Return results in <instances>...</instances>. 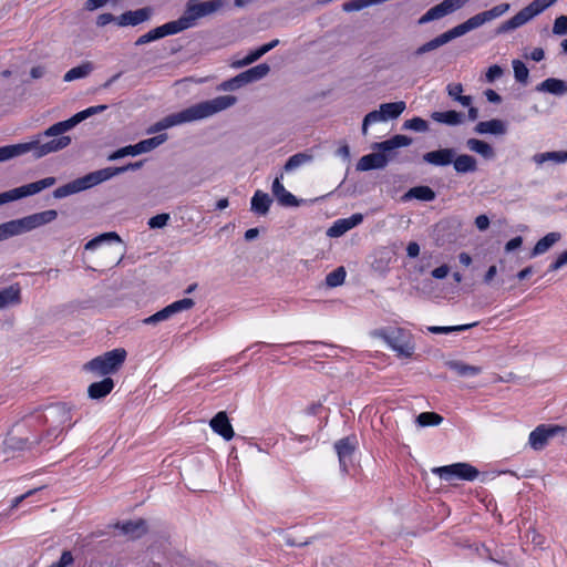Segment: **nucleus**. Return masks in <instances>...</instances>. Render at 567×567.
I'll list each match as a JSON object with an SVG mask.
<instances>
[{
	"label": "nucleus",
	"mask_w": 567,
	"mask_h": 567,
	"mask_svg": "<svg viewBox=\"0 0 567 567\" xmlns=\"http://www.w3.org/2000/svg\"><path fill=\"white\" fill-rule=\"evenodd\" d=\"M70 421L71 412L64 404L51 405L44 412L37 411L10 429L3 441L4 451L33 452L41 444L43 450L50 449Z\"/></svg>",
	"instance_id": "1"
},
{
	"label": "nucleus",
	"mask_w": 567,
	"mask_h": 567,
	"mask_svg": "<svg viewBox=\"0 0 567 567\" xmlns=\"http://www.w3.org/2000/svg\"><path fill=\"white\" fill-rule=\"evenodd\" d=\"M236 103L233 95L217 96L213 100L199 102L181 112L169 114L147 128V134H155L166 128L209 117Z\"/></svg>",
	"instance_id": "2"
},
{
	"label": "nucleus",
	"mask_w": 567,
	"mask_h": 567,
	"mask_svg": "<svg viewBox=\"0 0 567 567\" xmlns=\"http://www.w3.org/2000/svg\"><path fill=\"white\" fill-rule=\"evenodd\" d=\"M41 137L42 136L39 135V138L30 142L1 146L0 162L21 156L31 151H33V156L35 158H41L48 154L64 150L72 142L70 136H60L58 138H52L49 142L40 143Z\"/></svg>",
	"instance_id": "3"
},
{
	"label": "nucleus",
	"mask_w": 567,
	"mask_h": 567,
	"mask_svg": "<svg viewBox=\"0 0 567 567\" xmlns=\"http://www.w3.org/2000/svg\"><path fill=\"white\" fill-rule=\"evenodd\" d=\"M411 143V137L401 134L394 135L386 141L374 143L372 148L378 152L362 156L357 164V169L365 172L383 168L389 162L390 152L399 147L409 146Z\"/></svg>",
	"instance_id": "4"
},
{
	"label": "nucleus",
	"mask_w": 567,
	"mask_h": 567,
	"mask_svg": "<svg viewBox=\"0 0 567 567\" xmlns=\"http://www.w3.org/2000/svg\"><path fill=\"white\" fill-rule=\"evenodd\" d=\"M220 0H209L205 2H196L189 0L186 4L184 13L175 21L178 32L184 31L195 25L196 21L203 17H206L221 7Z\"/></svg>",
	"instance_id": "5"
},
{
	"label": "nucleus",
	"mask_w": 567,
	"mask_h": 567,
	"mask_svg": "<svg viewBox=\"0 0 567 567\" xmlns=\"http://www.w3.org/2000/svg\"><path fill=\"white\" fill-rule=\"evenodd\" d=\"M126 355L125 349L116 348L90 360L85 363L84 369L97 375L113 374L121 369Z\"/></svg>",
	"instance_id": "6"
},
{
	"label": "nucleus",
	"mask_w": 567,
	"mask_h": 567,
	"mask_svg": "<svg viewBox=\"0 0 567 567\" xmlns=\"http://www.w3.org/2000/svg\"><path fill=\"white\" fill-rule=\"evenodd\" d=\"M378 334L384 340L390 349L396 352L398 357L411 358L414 353L413 337L410 331L403 328H384Z\"/></svg>",
	"instance_id": "7"
},
{
	"label": "nucleus",
	"mask_w": 567,
	"mask_h": 567,
	"mask_svg": "<svg viewBox=\"0 0 567 567\" xmlns=\"http://www.w3.org/2000/svg\"><path fill=\"white\" fill-rule=\"evenodd\" d=\"M508 10H509L508 3L497 4L489 10L480 12V13L471 17L465 22L452 28L451 31H452L454 38H458L461 35H464L465 33L470 32L471 30H474V29L483 25L486 22H489L492 20H495V19L502 17Z\"/></svg>",
	"instance_id": "8"
},
{
	"label": "nucleus",
	"mask_w": 567,
	"mask_h": 567,
	"mask_svg": "<svg viewBox=\"0 0 567 567\" xmlns=\"http://www.w3.org/2000/svg\"><path fill=\"white\" fill-rule=\"evenodd\" d=\"M107 109V105H95L90 106L81 112H78L70 118L65 121H61L58 123H54L50 127H48L45 131L41 133L40 136L44 137H54L58 138L60 136H64L63 134L70 130H72L74 126H76L79 123L87 118L89 116H92L94 114L101 113Z\"/></svg>",
	"instance_id": "9"
},
{
	"label": "nucleus",
	"mask_w": 567,
	"mask_h": 567,
	"mask_svg": "<svg viewBox=\"0 0 567 567\" xmlns=\"http://www.w3.org/2000/svg\"><path fill=\"white\" fill-rule=\"evenodd\" d=\"M432 473L445 482L454 480L473 482L477 478L480 472L468 463H454L451 465L432 468Z\"/></svg>",
	"instance_id": "10"
},
{
	"label": "nucleus",
	"mask_w": 567,
	"mask_h": 567,
	"mask_svg": "<svg viewBox=\"0 0 567 567\" xmlns=\"http://www.w3.org/2000/svg\"><path fill=\"white\" fill-rule=\"evenodd\" d=\"M58 217L54 209H48L41 213H35L30 216L17 220H10L9 227L12 230V236L19 235L24 231L32 230L39 226L49 224Z\"/></svg>",
	"instance_id": "11"
},
{
	"label": "nucleus",
	"mask_w": 567,
	"mask_h": 567,
	"mask_svg": "<svg viewBox=\"0 0 567 567\" xmlns=\"http://www.w3.org/2000/svg\"><path fill=\"white\" fill-rule=\"evenodd\" d=\"M563 431L564 427L559 425L540 424L529 433L528 443L533 450L542 451L550 437Z\"/></svg>",
	"instance_id": "12"
},
{
	"label": "nucleus",
	"mask_w": 567,
	"mask_h": 567,
	"mask_svg": "<svg viewBox=\"0 0 567 567\" xmlns=\"http://www.w3.org/2000/svg\"><path fill=\"white\" fill-rule=\"evenodd\" d=\"M357 446L358 440L355 435L342 437L334 443V450L339 458L340 470L343 474L349 473L348 462L351 460Z\"/></svg>",
	"instance_id": "13"
},
{
	"label": "nucleus",
	"mask_w": 567,
	"mask_h": 567,
	"mask_svg": "<svg viewBox=\"0 0 567 567\" xmlns=\"http://www.w3.org/2000/svg\"><path fill=\"white\" fill-rule=\"evenodd\" d=\"M194 305H195V302L192 298H184V299L174 301L171 305L163 308L162 310H159V311L155 312L154 315L144 319V323L153 324V323H157L159 321L166 320L177 312L192 309L194 307Z\"/></svg>",
	"instance_id": "14"
},
{
	"label": "nucleus",
	"mask_w": 567,
	"mask_h": 567,
	"mask_svg": "<svg viewBox=\"0 0 567 567\" xmlns=\"http://www.w3.org/2000/svg\"><path fill=\"white\" fill-rule=\"evenodd\" d=\"M55 182L56 181L54 177H45L43 179L13 188V189H11L13 200H17V199H20V198H23L27 196L35 195V194L40 193L41 190L53 186L55 184Z\"/></svg>",
	"instance_id": "15"
},
{
	"label": "nucleus",
	"mask_w": 567,
	"mask_h": 567,
	"mask_svg": "<svg viewBox=\"0 0 567 567\" xmlns=\"http://www.w3.org/2000/svg\"><path fill=\"white\" fill-rule=\"evenodd\" d=\"M176 33H178L176 24L173 21H169L138 37L135 41V45L140 47Z\"/></svg>",
	"instance_id": "16"
},
{
	"label": "nucleus",
	"mask_w": 567,
	"mask_h": 567,
	"mask_svg": "<svg viewBox=\"0 0 567 567\" xmlns=\"http://www.w3.org/2000/svg\"><path fill=\"white\" fill-rule=\"evenodd\" d=\"M112 177H114V172L112 171V167H105L99 171L91 172L84 175L83 177L76 179L82 192L91 187H94L105 181H109Z\"/></svg>",
	"instance_id": "17"
},
{
	"label": "nucleus",
	"mask_w": 567,
	"mask_h": 567,
	"mask_svg": "<svg viewBox=\"0 0 567 567\" xmlns=\"http://www.w3.org/2000/svg\"><path fill=\"white\" fill-rule=\"evenodd\" d=\"M363 221V215L360 213L352 214L348 218H341L333 223V225L328 229L327 235L329 237H340L346 234L348 230L353 227L360 225Z\"/></svg>",
	"instance_id": "18"
},
{
	"label": "nucleus",
	"mask_w": 567,
	"mask_h": 567,
	"mask_svg": "<svg viewBox=\"0 0 567 567\" xmlns=\"http://www.w3.org/2000/svg\"><path fill=\"white\" fill-rule=\"evenodd\" d=\"M284 178V175L280 174L278 177L275 178L271 190L276 199L281 206L285 207H296L299 206L300 200L290 192H288L284 184L281 183V179Z\"/></svg>",
	"instance_id": "19"
},
{
	"label": "nucleus",
	"mask_w": 567,
	"mask_h": 567,
	"mask_svg": "<svg viewBox=\"0 0 567 567\" xmlns=\"http://www.w3.org/2000/svg\"><path fill=\"white\" fill-rule=\"evenodd\" d=\"M212 430L224 440L230 441L234 435V429L225 411L218 412L209 422Z\"/></svg>",
	"instance_id": "20"
},
{
	"label": "nucleus",
	"mask_w": 567,
	"mask_h": 567,
	"mask_svg": "<svg viewBox=\"0 0 567 567\" xmlns=\"http://www.w3.org/2000/svg\"><path fill=\"white\" fill-rule=\"evenodd\" d=\"M455 156L453 148H440L427 152L423 155V161L434 166H447L452 164Z\"/></svg>",
	"instance_id": "21"
},
{
	"label": "nucleus",
	"mask_w": 567,
	"mask_h": 567,
	"mask_svg": "<svg viewBox=\"0 0 567 567\" xmlns=\"http://www.w3.org/2000/svg\"><path fill=\"white\" fill-rule=\"evenodd\" d=\"M151 17L148 8H142L134 11H126L117 18V24L121 27L137 25L147 21Z\"/></svg>",
	"instance_id": "22"
},
{
	"label": "nucleus",
	"mask_w": 567,
	"mask_h": 567,
	"mask_svg": "<svg viewBox=\"0 0 567 567\" xmlns=\"http://www.w3.org/2000/svg\"><path fill=\"white\" fill-rule=\"evenodd\" d=\"M279 44V40L275 39L266 44H262L261 47L250 51L243 60L234 62V66L241 68L248 64L254 63L258 59H260L264 54L272 50Z\"/></svg>",
	"instance_id": "23"
},
{
	"label": "nucleus",
	"mask_w": 567,
	"mask_h": 567,
	"mask_svg": "<svg viewBox=\"0 0 567 567\" xmlns=\"http://www.w3.org/2000/svg\"><path fill=\"white\" fill-rule=\"evenodd\" d=\"M117 529L122 532L124 535H128L132 538H140L142 535L146 533V522L142 518L137 520H127L124 523H117L115 525Z\"/></svg>",
	"instance_id": "24"
},
{
	"label": "nucleus",
	"mask_w": 567,
	"mask_h": 567,
	"mask_svg": "<svg viewBox=\"0 0 567 567\" xmlns=\"http://www.w3.org/2000/svg\"><path fill=\"white\" fill-rule=\"evenodd\" d=\"M113 389L114 381L111 378H104L102 381L90 384L87 394L91 399L99 400L109 395Z\"/></svg>",
	"instance_id": "25"
},
{
	"label": "nucleus",
	"mask_w": 567,
	"mask_h": 567,
	"mask_svg": "<svg viewBox=\"0 0 567 567\" xmlns=\"http://www.w3.org/2000/svg\"><path fill=\"white\" fill-rule=\"evenodd\" d=\"M272 203V199L270 196L262 192V190H256L252 198H251V210L258 215H266L269 212L270 205Z\"/></svg>",
	"instance_id": "26"
},
{
	"label": "nucleus",
	"mask_w": 567,
	"mask_h": 567,
	"mask_svg": "<svg viewBox=\"0 0 567 567\" xmlns=\"http://www.w3.org/2000/svg\"><path fill=\"white\" fill-rule=\"evenodd\" d=\"M452 164L458 174L474 173L477 171L476 158L472 155L462 154L456 157L454 156Z\"/></svg>",
	"instance_id": "27"
},
{
	"label": "nucleus",
	"mask_w": 567,
	"mask_h": 567,
	"mask_svg": "<svg viewBox=\"0 0 567 567\" xmlns=\"http://www.w3.org/2000/svg\"><path fill=\"white\" fill-rule=\"evenodd\" d=\"M453 39H455V38L450 29L449 31L437 35L436 38H434V39L430 40L429 42L419 47L415 51V54L422 55L424 53L433 51V50L444 45L445 43L450 42Z\"/></svg>",
	"instance_id": "28"
},
{
	"label": "nucleus",
	"mask_w": 567,
	"mask_h": 567,
	"mask_svg": "<svg viewBox=\"0 0 567 567\" xmlns=\"http://www.w3.org/2000/svg\"><path fill=\"white\" fill-rule=\"evenodd\" d=\"M431 118L436 123L454 126L463 123L464 115L457 111L450 110L444 112H433L431 114Z\"/></svg>",
	"instance_id": "29"
},
{
	"label": "nucleus",
	"mask_w": 567,
	"mask_h": 567,
	"mask_svg": "<svg viewBox=\"0 0 567 567\" xmlns=\"http://www.w3.org/2000/svg\"><path fill=\"white\" fill-rule=\"evenodd\" d=\"M537 90L554 95H564L567 93V83L560 79L548 78L537 86Z\"/></svg>",
	"instance_id": "30"
},
{
	"label": "nucleus",
	"mask_w": 567,
	"mask_h": 567,
	"mask_svg": "<svg viewBox=\"0 0 567 567\" xmlns=\"http://www.w3.org/2000/svg\"><path fill=\"white\" fill-rule=\"evenodd\" d=\"M436 197L435 192L430 187L425 185H420L410 188L403 196V199H419L422 202H432Z\"/></svg>",
	"instance_id": "31"
},
{
	"label": "nucleus",
	"mask_w": 567,
	"mask_h": 567,
	"mask_svg": "<svg viewBox=\"0 0 567 567\" xmlns=\"http://www.w3.org/2000/svg\"><path fill=\"white\" fill-rule=\"evenodd\" d=\"M21 300V289L18 284L11 285L0 290V308L9 305L19 303Z\"/></svg>",
	"instance_id": "32"
},
{
	"label": "nucleus",
	"mask_w": 567,
	"mask_h": 567,
	"mask_svg": "<svg viewBox=\"0 0 567 567\" xmlns=\"http://www.w3.org/2000/svg\"><path fill=\"white\" fill-rule=\"evenodd\" d=\"M528 21H529V19L527 18V16L525 14V12L522 9L519 12H517L511 19H508L505 22H503L502 24H499V27L496 30V33L502 34V33H506L511 30H515Z\"/></svg>",
	"instance_id": "33"
},
{
	"label": "nucleus",
	"mask_w": 567,
	"mask_h": 567,
	"mask_svg": "<svg viewBox=\"0 0 567 567\" xmlns=\"http://www.w3.org/2000/svg\"><path fill=\"white\" fill-rule=\"evenodd\" d=\"M533 161L537 165H542L546 162H555L557 164H561L567 162V151H553V152H545V153H537L533 156Z\"/></svg>",
	"instance_id": "34"
},
{
	"label": "nucleus",
	"mask_w": 567,
	"mask_h": 567,
	"mask_svg": "<svg viewBox=\"0 0 567 567\" xmlns=\"http://www.w3.org/2000/svg\"><path fill=\"white\" fill-rule=\"evenodd\" d=\"M475 131L480 134H503L506 128L501 120L494 118L489 121L478 122Z\"/></svg>",
	"instance_id": "35"
},
{
	"label": "nucleus",
	"mask_w": 567,
	"mask_h": 567,
	"mask_svg": "<svg viewBox=\"0 0 567 567\" xmlns=\"http://www.w3.org/2000/svg\"><path fill=\"white\" fill-rule=\"evenodd\" d=\"M449 368L456 372L460 377H475L482 372V368L477 365H471L462 361H450Z\"/></svg>",
	"instance_id": "36"
},
{
	"label": "nucleus",
	"mask_w": 567,
	"mask_h": 567,
	"mask_svg": "<svg viewBox=\"0 0 567 567\" xmlns=\"http://www.w3.org/2000/svg\"><path fill=\"white\" fill-rule=\"evenodd\" d=\"M406 104L404 101L383 103L380 110L384 116V121L399 117L405 110Z\"/></svg>",
	"instance_id": "37"
},
{
	"label": "nucleus",
	"mask_w": 567,
	"mask_h": 567,
	"mask_svg": "<svg viewBox=\"0 0 567 567\" xmlns=\"http://www.w3.org/2000/svg\"><path fill=\"white\" fill-rule=\"evenodd\" d=\"M560 239L559 233H548L546 236L540 238L534 246L533 256L542 255L546 252L554 244Z\"/></svg>",
	"instance_id": "38"
},
{
	"label": "nucleus",
	"mask_w": 567,
	"mask_h": 567,
	"mask_svg": "<svg viewBox=\"0 0 567 567\" xmlns=\"http://www.w3.org/2000/svg\"><path fill=\"white\" fill-rule=\"evenodd\" d=\"M467 147L487 159H491L495 156L493 147L488 143L477 138H470L467 141Z\"/></svg>",
	"instance_id": "39"
},
{
	"label": "nucleus",
	"mask_w": 567,
	"mask_h": 567,
	"mask_svg": "<svg viewBox=\"0 0 567 567\" xmlns=\"http://www.w3.org/2000/svg\"><path fill=\"white\" fill-rule=\"evenodd\" d=\"M93 70V65L91 62H84L78 66H74L72 69H70L65 74H64V78L63 80L65 82H71V81H74V80H78V79H82V78H85L86 75H89L91 73V71Z\"/></svg>",
	"instance_id": "40"
},
{
	"label": "nucleus",
	"mask_w": 567,
	"mask_h": 567,
	"mask_svg": "<svg viewBox=\"0 0 567 567\" xmlns=\"http://www.w3.org/2000/svg\"><path fill=\"white\" fill-rule=\"evenodd\" d=\"M167 137H168L167 134L163 133V134H158L156 136H153L151 138H146V140H143L138 143H136L138 153L142 154V153L151 152L152 150L162 145L167 140Z\"/></svg>",
	"instance_id": "41"
},
{
	"label": "nucleus",
	"mask_w": 567,
	"mask_h": 567,
	"mask_svg": "<svg viewBox=\"0 0 567 567\" xmlns=\"http://www.w3.org/2000/svg\"><path fill=\"white\" fill-rule=\"evenodd\" d=\"M557 0H534L523 9L527 18L530 20L535 16L542 13Z\"/></svg>",
	"instance_id": "42"
},
{
	"label": "nucleus",
	"mask_w": 567,
	"mask_h": 567,
	"mask_svg": "<svg viewBox=\"0 0 567 567\" xmlns=\"http://www.w3.org/2000/svg\"><path fill=\"white\" fill-rule=\"evenodd\" d=\"M105 241L121 243L122 240H121V237L115 231L104 233V234L89 240L85 244L84 248L86 250H93L96 247H99L102 243H105Z\"/></svg>",
	"instance_id": "43"
},
{
	"label": "nucleus",
	"mask_w": 567,
	"mask_h": 567,
	"mask_svg": "<svg viewBox=\"0 0 567 567\" xmlns=\"http://www.w3.org/2000/svg\"><path fill=\"white\" fill-rule=\"evenodd\" d=\"M447 16L445 8L442 2L429 9L420 19L419 24H425L430 21L441 19Z\"/></svg>",
	"instance_id": "44"
},
{
	"label": "nucleus",
	"mask_w": 567,
	"mask_h": 567,
	"mask_svg": "<svg viewBox=\"0 0 567 567\" xmlns=\"http://www.w3.org/2000/svg\"><path fill=\"white\" fill-rule=\"evenodd\" d=\"M478 322L467 323V324H460V326H449V327H442V326H433L429 327V331L434 334H447L455 331H465L473 327H476Z\"/></svg>",
	"instance_id": "45"
},
{
	"label": "nucleus",
	"mask_w": 567,
	"mask_h": 567,
	"mask_svg": "<svg viewBox=\"0 0 567 567\" xmlns=\"http://www.w3.org/2000/svg\"><path fill=\"white\" fill-rule=\"evenodd\" d=\"M442 421L443 417L436 412H422L416 417L420 426H435L441 424Z\"/></svg>",
	"instance_id": "46"
},
{
	"label": "nucleus",
	"mask_w": 567,
	"mask_h": 567,
	"mask_svg": "<svg viewBox=\"0 0 567 567\" xmlns=\"http://www.w3.org/2000/svg\"><path fill=\"white\" fill-rule=\"evenodd\" d=\"M80 185L78 183V179H74L68 184H64L58 188L54 189L53 196L55 198H64L66 196L80 193Z\"/></svg>",
	"instance_id": "47"
},
{
	"label": "nucleus",
	"mask_w": 567,
	"mask_h": 567,
	"mask_svg": "<svg viewBox=\"0 0 567 567\" xmlns=\"http://www.w3.org/2000/svg\"><path fill=\"white\" fill-rule=\"evenodd\" d=\"M270 71V66L267 64V63H260L256 66H252L248 70H246L247 72V76H248V80H250L251 82H255V81H258L262 78H265Z\"/></svg>",
	"instance_id": "48"
},
{
	"label": "nucleus",
	"mask_w": 567,
	"mask_h": 567,
	"mask_svg": "<svg viewBox=\"0 0 567 567\" xmlns=\"http://www.w3.org/2000/svg\"><path fill=\"white\" fill-rule=\"evenodd\" d=\"M346 270L343 267H338L333 271L329 272L326 277V284L329 287H338L343 284L346 279Z\"/></svg>",
	"instance_id": "49"
},
{
	"label": "nucleus",
	"mask_w": 567,
	"mask_h": 567,
	"mask_svg": "<svg viewBox=\"0 0 567 567\" xmlns=\"http://www.w3.org/2000/svg\"><path fill=\"white\" fill-rule=\"evenodd\" d=\"M373 3H378L377 0H350L342 4V9L346 12L360 11Z\"/></svg>",
	"instance_id": "50"
},
{
	"label": "nucleus",
	"mask_w": 567,
	"mask_h": 567,
	"mask_svg": "<svg viewBox=\"0 0 567 567\" xmlns=\"http://www.w3.org/2000/svg\"><path fill=\"white\" fill-rule=\"evenodd\" d=\"M403 127L415 132H425L429 130V124L424 118L415 116L406 120Z\"/></svg>",
	"instance_id": "51"
},
{
	"label": "nucleus",
	"mask_w": 567,
	"mask_h": 567,
	"mask_svg": "<svg viewBox=\"0 0 567 567\" xmlns=\"http://www.w3.org/2000/svg\"><path fill=\"white\" fill-rule=\"evenodd\" d=\"M513 70H514V76H515L516 81H518L520 83L527 82L529 72L524 62H522L520 60H514L513 61Z\"/></svg>",
	"instance_id": "52"
},
{
	"label": "nucleus",
	"mask_w": 567,
	"mask_h": 567,
	"mask_svg": "<svg viewBox=\"0 0 567 567\" xmlns=\"http://www.w3.org/2000/svg\"><path fill=\"white\" fill-rule=\"evenodd\" d=\"M309 159H310L309 155H307L305 153H297L288 158L284 168H285V171L290 172V171L299 167L300 165H302L303 163H306Z\"/></svg>",
	"instance_id": "53"
},
{
	"label": "nucleus",
	"mask_w": 567,
	"mask_h": 567,
	"mask_svg": "<svg viewBox=\"0 0 567 567\" xmlns=\"http://www.w3.org/2000/svg\"><path fill=\"white\" fill-rule=\"evenodd\" d=\"M138 154L140 153H138L137 144L127 145V146L121 147V148L116 150L115 152H113L109 156V159L110 161H115V159L122 158L124 156H128V155L135 156V155H138Z\"/></svg>",
	"instance_id": "54"
},
{
	"label": "nucleus",
	"mask_w": 567,
	"mask_h": 567,
	"mask_svg": "<svg viewBox=\"0 0 567 567\" xmlns=\"http://www.w3.org/2000/svg\"><path fill=\"white\" fill-rule=\"evenodd\" d=\"M382 121H384V116L380 109L368 113L363 118L362 133L365 135L369 125L378 123V122H382Z\"/></svg>",
	"instance_id": "55"
},
{
	"label": "nucleus",
	"mask_w": 567,
	"mask_h": 567,
	"mask_svg": "<svg viewBox=\"0 0 567 567\" xmlns=\"http://www.w3.org/2000/svg\"><path fill=\"white\" fill-rule=\"evenodd\" d=\"M169 220V215L166 213L157 214L148 219V226L150 228H162L167 225Z\"/></svg>",
	"instance_id": "56"
},
{
	"label": "nucleus",
	"mask_w": 567,
	"mask_h": 567,
	"mask_svg": "<svg viewBox=\"0 0 567 567\" xmlns=\"http://www.w3.org/2000/svg\"><path fill=\"white\" fill-rule=\"evenodd\" d=\"M553 33L556 35L567 34V16L556 18L553 27Z\"/></svg>",
	"instance_id": "57"
},
{
	"label": "nucleus",
	"mask_w": 567,
	"mask_h": 567,
	"mask_svg": "<svg viewBox=\"0 0 567 567\" xmlns=\"http://www.w3.org/2000/svg\"><path fill=\"white\" fill-rule=\"evenodd\" d=\"M73 555L70 550H64L58 561L51 564L48 567H68L73 563Z\"/></svg>",
	"instance_id": "58"
},
{
	"label": "nucleus",
	"mask_w": 567,
	"mask_h": 567,
	"mask_svg": "<svg viewBox=\"0 0 567 567\" xmlns=\"http://www.w3.org/2000/svg\"><path fill=\"white\" fill-rule=\"evenodd\" d=\"M467 0H443L442 4L445 8L447 14L462 8Z\"/></svg>",
	"instance_id": "59"
},
{
	"label": "nucleus",
	"mask_w": 567,
	"mask_h": 567,
	"mask_svg": "<svg viewBox=\"0 0 567 567\" xmlns=\"http://www.w3.org/2000/svg\"><path fill=\"white\" fill-rule=\"evenodd\" d=\"M446 91L450 97H452L454 101H457V99L463 93V85L461 83H450L446 86Z\"/></svg>",
	"instance_id": "60"
},
{
	"label": "nucleus",
	"mask_w": 567,
	"mask_h": 567,
	"mask_svg": "<svg viewBox=\"0 0 567 567\" xmlns=\"http://www.w3.org/2000/svg\"><path fill=\"white\" fill-rule=\"evenodd\" d=\"M502 74H503V69L499 65L494 64V65L489 66L487 70L486 80L488 82H494L496 79L501 78Z\"/></svg>",
	"instance_id": "61"
},
{
	"label": "nucleus",
	"mask_w": 567,
	"mask_h": 567,
	"mask_svg": "<svg viewBox=\"0 0 567 567\" xmlns=\"http://www.w3.org/2000/svg\"><path fill=\"white\" fill-rule=\"evenodd\" d=\"M143 165V162H136V163H128L127 165L125 166H121V167H112V171L114 172V176L118 175V174H122V173H125L127 171H135V169H138L141 168Z\"/></svg>",
	"instance_id": "62"
},
{
	"label": "nucleus",
	"mask_w": 567,
	"mask_h": 567,
	"mask_svg": "<svg viewBox=\"0 0 567 567\" xmlns=\"http://www.w3.org/2000/svg\"><path fill=\"white\" fill-rule=\"evenodd\" d=\"M566 264H567V249L565 251H563L561 254H559L558 257L556 258V260L550 264L549 270L550 271L558 270Z\"/></svg>",
	"instance_id": "63"
},
{
	"label": "nucleus",
	"mask_w": 567,
	"mask_h": 567,
	"mask_svg": "<svg viewBox=\"0 0 567 567\" xmlns=\"http://www.w3.org/2000/svg\"><path fill=\"white\" fill-rule=\"evenodd\" d=\"M115 21V17L112 13H101L96 18V25L97 27H105L106 24Z\"/></svg>",
	"instance_id": "64"
}]
</instances>
